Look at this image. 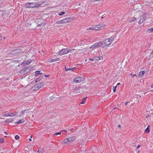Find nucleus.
Masks as SVG:
<instances>
[{"mask_svg":"<svg viewBox=\"0 0 153 153\" xmlns=\"http://www.w3.org/2000/svg\"><path fill=\"white\" fill-rule=\"evenodd\" d=\"M104 24H102V26L101 25L100 26V25H97L96 26H95L94 27V30H99L100 29V28H101V27H103L104 26Z\"/></svg>","mask_w":153,"mask_h":153,"instance_id":"nucleus-10","label":"nucleus"},{"mask_svg":"<svg viewBox=\"0 0 153 153\" xmlns=\"http://www.w3.org/2000/svg\"><path fill=\"white\" fill-rule=\"evenodd\" d=\"M87 97H85V98H83V100L82 101V102H81V103H80V104H84L85 102H86V99H87Z\"/></svg>","mask_w":153,"mask_h":153,"instance_id":"nucleus-24","label":"nucleus"},{"mask_svg":"<svg viewBox=\"0 0 153 153\" xmlns=\"http://www.w3.org/2000/svg\"><path fill=\"white\" fill-rule=\"evenodd\" d=\"M100 57H94V60H99L101 59Z\"/></svg>","mask_w":153,"mask_h":153,"instance_id":"nucleus-27","label":"nucleus"},{"mask_svg":"<svg viewBox=\"0 0 153 153\" xmlns=\"http://www.w3.org/2000/svg\"><path fill=\"white\" fill-rule=\"evenodd\" d=\"M66 20L67 21V22H69L72 21V19L71 17L70 18H65Z\"/></svg>","mask_w":153,"mask_h":153,"instance_id":"nucleus-22","label":"nucleus"},{"mask_svg":"<svg viewBox=\"0 0 153 153\" xmlns=\"http://www.w3.org/2000/svg\"><path fill=\"white\" fill-rule=\"evenodd\" d=\"M151 91H153V90H151Z\"/></svg>","mask_w":153,"mask_h":153,"instance_id":"nucleus-64","label":"nucleus"},{"mask_svg":"<svg viewBox=\"0 0 153 153\" xmlns=\"http://www.w3.org/2000/svg\"><path fill=\"white\" fill-rule=\"evenodd\" d=\"M3 38L5 39V38H6V37H3Z\"/></svg>","mask_w":153,"mask_h":153,"instance_id":"nucleus-63","label":"nucleus"},{"mask_svg":"<svg viewBox=\"0 0 153 153\" xmlns=\"http://www.w3.org/2000/svg\"><path fill=\"white\" fill-rule=\"evenodd\" d=\"M84 78L82 77H76L73 79V82L75 83H80L83 81Z\"/></svg>","mask_w":153,"mask_h":153,"instance_id":"nucleus-6","label":"nucleus"},{"mask_svg":"<svg viewBox=\"0 0 153 153\" xmlns=\"http://www.w3.org/2000/svg\"><path fill=\"white\" fill-rule=\"evenodd\" d=\"M105 14L104 15H103L102 16H102L101 17V18H102V19L103 18L105 17Z\"/></svg>","mask_w":153,"mask_h":153,"instance_id":"nucleus-52","label":"nucleus"},{"mask_svg":"<svg viewBox=\"0 0 153 153\" xmlns=\"http://www.w3.org/2000/svg\"><path fill=\"white\" fill-rule=\"evenodd\" d=\"M62 143L63 144H65L69 143V142H68V140L67 138L64 139L63 140H62Z\"/></svg>","mask_w":153,"mask_h":153,"instance_id":"nucleus-13","label":"nucleus"},{"mask_svg":"<svg viewBox=\"0 0 153 153\" xmlns=\"http://www.w3.org/2000/svg\"><path fill=\"white\" fill-rule=\"evenodd\" d=\"M89 60L91 61H93L94 60V59H90Z\"/></svg>","mask_w":153,"mask_h":153,"instance_id":"nucleus-45","label":"nucleus"},{"mask_svg":"<svg viewBox=\"0 0 153 153\" xmlns=\"http://www.w3.org/2000/svg\"><path fill=\"white\" fill-rule=\"evenodd\" d=\"M13 119L9 118L5 120V122L7 123H9L13 122Z\"/></svg>","mask_w":153,"mask_h":153,"instance_id":"nucleus-15","label":"nucleus"},{"mask_svg":"<svg viewBox=\"0 0 153 153\" xmlns=\"http://www.w3.org/2000/svg\"><path fill=\"white\" fill-rule=\"evenodd\" d=\"M9 114H4L3 116H4V117H8V116H9Z\"/></svg>","mask_w":153,"mask_h":153,"instance_id":"nucleus-39","label":"nucleus"},{"mask_svg":"<svg viewBox=\"0 0 153 153\" xmlns=\"http://www.w3.org/2000/svg\"><path fill=\"white\" fill-rule=\"evenodd\" d=\"M106 39L108 40H109L110 39H105V40L104 41L101 42H97V43L98 44V46H100V45L103 44L104 45V44H106Z\"/></svg>","mask_w":153,"mask_h":153,"instance_id":"nucleus-11","label":"nucleus"},{"mask_svg":"<svg viewBox=\"0 0 153 153\" xmlns=\"http://www.w3.org/2000/svg\"><path fill=\"white\" fill-rule=\"evenodd\" d=\"M40 71H36L35 72L36 74L35 76H37L40 74H42V73H40Z\"/></svg>","mask_w":153,"mask_h":153,"instance_id":"nucleus-17","label":"nucleus"},{"mask_svg":"<svg viewBox=\"0 0 153 153\" xmlns=\"http://www.w3.org/2000/svg\"><path fill=\"white\" fill-rule=\"evenodd\" d=\"M131 77H134V76H136V74H133V75H132V74H131Z\"/></svg>","mask_w":153,"mask_h":153,"instance_id":"nucleus-43","label":"nucleus"},{"mask_svg":"<svg viewBox=\"0 0 153 153\" xmlns=\"http://www.w3.org/2000/svg\"><path fill=\"white\" fill-rule=\"evenodd\" d=\"M136 18L134 17L131 19L130 21L129 22H131L134 21L136 20Z\"/></svg>","mask_w":153,"mask_h":153,"instance_id":"nucleus-28","label":"nucleus"},{"mask_svg":"<svg viewBox=\"0 0 153 153\" xmlns=\"http://www.w3.org/2000/svg\"><path fill=\"white\" fill-rule=\"evenodd\" d=\"M128 102H125V103H124V105H127V104H128Z\"/></svg>","mask_w":153,"mask_h":153,"instance_id":"nucleus-46","label":"nucleus"},{"mask_svg":"<svg viewBox=\"0 0 153 153\" xmlns=\"http://www.w3.org/2000/svg\"><path fill=\"white\" fill-rule=\"evenodd\" d=\"M15 139H16V140H18L19 138V135H16L15 136Z\"/></svg>","mask_w":153,"mask_h":153,"instance_id":"nucleus-33","label":"nucleus"},{"mask_svg":"<svg viewBox=\"0 0 153 153\" xmlns=\"http://www.w3.org/2000/svg\"><path fill=\"white\" fill-rule=\"evenodd\" d=\"M153 53V50L152 51V52L151 53Z\"/></svg>","mask_w":153,"mask_h":153,"instance_id":"nucleus-62","label":"nucleus"},{"mask_svg":"<svg viewBox=\"0 0 153 153\" xmlns=\"http://www.w3.org/2000/svg\"><path fill=\"white\" fill-rule=\"evenodd\" d=\"M37 152H38L39 153H41L42 152V151L41 150H39Z\"/></svg>","mask_w":153,"mask_h":153,"instance_id":"nucleus-44","label":"nucleus"},{"mask_svg":"<svg viewBox=\"0 0 153 153\" xmlns=\"http://www.w3.org/2000/svg\"><path fill=\"white\" fill-rule=\"evenodd\" d=\"M61 131L60 132H58V133H56L55 134H54V135H60L61 134Z\"/></svg>","mask_w":153,"mask_h":153,"instance_id":"nucleus-40","label":"nucleus"},{"mask_svg":"<svg viewBox=\"0 0 153 153\" xmlns=\"http://www.w3.org/2000/svg\"><path fill=\"white\" fill-rule=\"evenodd\" d=\"M60 60L59 58H56L55 59H52L51 61V62H54L56 61H59Z\"/></svg>","mask_w":153,"mask_h":153,"instance_id":"nucleus-21","label":"nucleus"},{"mask_svg":"<svg viewBox=\"0 0 153 153\" xmlns=\"http://www.w3.org/2000/svg\"><path fill=\"white\" fill-rule=\"evenodd\" d=\"M118 127H120V128H121V126L120 125H119L118 126Z\"/></svg>","mask_w":153,"mask_h":153,"instance_id":"nucleus-56","label":"nucleus"},{"mask_svg":"<svg viewBox=\"0 0 153 153\" xmlns=\"http://www.w3.org/2000/svg\"><path fill=\"white\" fill-rule=\"evenodd\" d=\"M151 87L152 88H153V84L151 86Z\"/></svg>","mask_w":153,"mask_h":153,"instance_id":"nucleus-61","label":"nucleus"},{"mask_svg":"<svg viewBox=\"0 0 153 153\" xmlns=\"http://www.w3.org/2000/svg\"><path fill=\"white\" fill-rule=\"evenodd\" d=\"M67 139L68 140V142H69V143H71V142L74 140L76 139V137H73L67 138Z\"/></svg>","mask_w":153,"mask_h":153,"instance_id":"nucleus-12","label":"nucleus"},{"mask_svg":"<svg viewBox=\"0 0 153 153\" xmlns=\"http://www.w3.org/2000/svg\"><path fill=\"white\" fill-rule=\"evenodd\" d=\"M56 23L57 24H63V19L58 21L56 22Z\"/></svg>","mask_w":153,"mask_h":153,"instance_id":"nucleus-23","label":"nucleus"},{"mask_svg":"<svg viewBox=\"0 0 153 153\" xmlns=\"http://www.w3.org/2000/svg\"><path fill=\"white\" fill-rule=\"evenodd\" d=\"M101 0H92V2H94L96 1H101Z\"/></svg>","mask_w":153,"mask_h":153,"instance_id":"nucleus-42","label":"nucleus"},{"mask_svg":"<svg viewBox=\"0 0 153 153\" xmlns=\"http://www.w3.org/2000/svg\"><path fill=\"white\" fill-rule=\"evenodd\" d=\"M65 131V132H67V131L66 130H62L61 131V132H62V131Z\"/></svg>","mask_w":153,"mask_h":153,"instance_id":"nucleus-50","label":"nucleus"},{"mask_svg":"<svg viewBox=\"0 0 153 153\" xmlns=\"http://www.w3.org/2000/svg\"><path fill=\"white\" fill-rule=\"evenodd\" d=\"M117 87V85H116V86H114L113 87V92H115L116 91V88Z\"/></svg>","mask_w":153,"mask_h":153,"instance_id":"nucleus-34","label":"nucleus"},{"mask_svg":"<svg viewBox=\"0 0 153 153\" xmlns=\"http://www.w3.org/2000/svg\"><path fill=\"white\" fill-rule=\"evenodd\" d=\"M115 37H116V36H115L114 37V36H112L111 37V38H113V39H114V38Z\"/></svg>","mask_w":153,"mask_h":153,"instance_id":"nucleus-53","label":"nucleus"},{"mask_svg":"<svg viewBox=\"0 0 153 153\" xmlns=\"http://www.w3.org/2000/svg\"><path fill=\"white\" fill-rule=\"evenodd\" d=\"M31 62L32 60L29 59L28 60L25 61L24 62L25 63H24V64H26L27 65H28L31 63Z\"/></svg>","mask_w":153,"mask_h":153,"instance_id":"nucleus-16","label":"nucleus"},{"mask_svg":"<svg viewBox=\"0 0 153 153\" xmlns=\"http://www.w3.org/2000/svg\"><path fill=\"white\" fill-rule=\"evenodd\" d=\"M29 140L30 141H32V140L31 139L29 138Z\"/></svg>","mask_w":153,"mask_h":153,"instance_id":"nucleus-58","label":"nucleus"},{"mask_svg":"<svg viewBox=\"0 0 153 153\" xmlns=\"http://www.w3.org/2000/svg\"><path fill=\"white\" fill-rule=\"evenodd\" d=\"M118 106L117 105H115V107L114 108H113L112 109L111 111H114V110H115V109L117 108L118 107Z\"/></svg>","mask_w":153,"mask_h":153,"instance_id":"nucleus-37","label":"nucleus"},{"mask_svg":"<svg viewBox=\"0 0 153 153\" xmlns=\"http://www.w3.org/2000/svg\"><path fill=\"white\" fill-rule=\"evenodd\" d=\"M45 76L46 77H48L49 76V75H45Z\"/></svg>","mask_w":153,"mask_h":153,"instance_id":"nucleus-47","label":"nucleus"},{"mask_svg":"<svg viewBox=\"0 0 153 153\" xmlns=\"http://www.w3.org/2000/svg\"><path fill=\"white\" fill-rule=\"evenodd\" d=\"M74 50H75V49H72V50L69 49V50H68V51H74Z\"/></svg>","mask_w":153,"mask_h":153,"instance_id":"nucleus-49","label":"nucleus"},{"mask_svg":"<svg viewBox=\"0 0 153 153\" xmlns=\"http://www.w3.org/2000/svg\"><path fill=\"white\" fill-rule=\"evenodd\" d=\"M147 31L148 33H150L153 32V27H151L148 29Z\"/></svg>","mask_w":153,"mask_h":153,"instance_id":"nucleus-18","label":"nucleus"},{"mask_svg":"<svg viewBox=\"0 0 153 153\" xmlns=\"http://www.w3.org/2000/svg\"><path fill=\"white\" fill-rule=\"evenodd\" d=\"M25 120L23 119H22L20 120H19L18 122H15L16 124H20L21 123H22L24 122Z\"/></svg>","mask_w":153,"mask_h":153,"instance_id":"nucleus-14","label":"nucleus"},{"mask_svg":"<svg viewBox=\"0 0 153 153\" xmlns=\"http://www.w3.org/2000/svg\"><path fill=\"white\" fill-rule=\"evenodd\" d=\"M98 44L97 43H95L93 45L92 47H93V48L96 47L97 46H99Z\"/></svg>","mask_w":153,"mask_h":153,"instance_id":"nucleus-29","label":"nucleus"},{"mask_svg":"<svg viewBox=\"0 0 153 153\" xmlns=\"http://www.w3.org/2000/svg\"><path fill=\"white\" fill-rule=\"evenodd\" d=\"M63 23H67V21L66 18L63 19Z\"/></svg>","mask_w":153,"mask_h":153,"instance_id":"nucleus-36","label":"nucleus"},{"mask_svg":"<svg viewBox=\"0 0 153 153\" xmlns=\"http://www.w3.org/2000/svg\"><path fill=\"white\" fill-rule=\"evenodd\" d=\"M150 131V130L149 128H147L145 130V132L146 133H149Z\"/></svg>","mask_w":153,"mask_h":153,"instance_id":"nucleus-31","label":"nucleus"},{"mask_svg":"<svg viewBox=\"0 0 153 153\" xmlns=\"http://www.w3.org/2000/svg\"><path fill=\"white\" fill-rule=\"evenodd\" d=\"M80 88L79 87H76L73 90V92L78 93H80V92H79Z\"/></svg>","mask_w":153,"mask_h":153,"instance_id":"nucleus-9","label":"nucleus"},{"mask_svg":"<svg viewBox=\"0 0 153 153\" xmlns=\"http://www.w3.org/2000/svg\"><path fill=\"white\" fill-rule=\"evenodd\" d=\"M120 84V83H118L117 84V85H119Z\"/></svg>","mask_w":153,"mask_h":153,"instance_id":"nucleus-60","label":"nucleus"},{"mask_svg":"<svg viewBox=\"0 0 153 153\" xmlns=\"http://www.w3.org/2000/svg\"><path fill=\"white\" fill-rule=\"evenodd\" d=\"M25 113L24 110H22L21 111V113H20V114L19 115L20 117H22L24 114Z\"/></svg>","mask_w":153,"mask_h":153,"instance_id":"nucleus-26","label":"nucleus"},{"mask_svg":"<svg viewBox=\"0 0 153 153\" xmlns=\"http://www.w3.org/2000/svg\"><path fill=\"white\" fill-rule=\"evenodd\" d=\"M69 52V51H68V50L67 49H63L60 51L59 52V53L60 55H62L63 54H66L68 53Z\"/></svg>","mask_w":153,"mask_h":153,"instance_id":"nucleus-7","label":"nucleus"},{"mask_svg":"<svg viewBox=\"0 0 153 153\" xmlns=\"http://www.w3.org/2000/svg\"><path fill=\"white\" fill-rule=\"evenodd\" d=\"M147 13L144 14L143 15L141 16L140 19L138 22V23L141 24L143 23L147 18V16H146Z\"/></svg>","mask_w":153,"mask_h":153,"instance_id":"nucleus-5","label":"nucleus"},{"mask_svg":"<svg viewBox=\"0 0 153 153\" xmlns=\"http://www.w3.org/2000/svg\"><path fill=\"white\" fill-rule=\"evenodd\" d=\"M145 73V71H140L139 73V75L141 76H142Z\"/></svg>","mask_w":153,"mask_h":153,"instance_id":"nucleus-25","label":"nucleus"},{"mask_svg":"<svg viewBox=\"0 0 153 153\" xmlns=\"http://www.w3.org/2000/svg\"><path fill=\"white\" fill-rule=\"evenodd\" d=\"M150 127V126L149 125L148 126V127H147V128H149V127Z\"/></svg>","mask_w":153,"mask_h":153,"instance_id":"nucleus-59","label":"nucleus"},{"mask_svg":"<svg viewBox=\"0 0 153 153\" xmlns=\"http://www.w3.org/2000/svg\"><path fill=\"white\" fill-rule=\"evenodd\" d=\"M82 145H84V144H83V142H82L80 143V145H79V147H82Z\"/></svg>","mask_w":153,"mask_h":153,"instance_id":"nucleus-41","label":"nucleus"},{"mask_svg":"<svg viewBox=\"0 0 153 153\" xmlns=\"http://www.w3.org/2000/svg\"><path fill=\"white\" fill-rule=\"evenodd\" d=\"M66 68V66H65V71H73V70L74 69V68Z\"/></svg>","mask_w":153,"mask_h":153,"instance_id":"nucleus-20","label":"nucleus"},{"mask_svg":"<svg viewBox=\"0 0 153 153\" xmlns=\"http://www.w3.org/2000/svg\"><path fill=\"white\" fill-rule=\"evenodd\" d=\"M4 142V140L3 138H1L0 139V143H3Z\"/></svg>","mask_w":153,"mask_h":153,"instance_id":"nucleus-30","label":"nucleus"},{"mask_svg":"<svg viewBox=\"0 0 153 153\" xmlns=\"http://www.w3.org/2000/svg\"><path fill=\"white\" fill-rule=\"evenodd\" d=\"M73 129L72 128L70 129V130L72 132L73 130Z\"/></svg>","mask_w":153,"mask_h":153,"instance_id":"nucleus-57","label":"nucleus"},{"mask_svg":"<svg viewBox=\"0 0 153 153\" xmlns=\"http://www.w3.org/2000/svg\"><path fill=\"white\" fill-rule=\"evenodd\" d=\"M149 116H150V117L153 116V113H152L151 114H150Z\"/></svg>","mask_w":153,"mask_h":153,"instance_id":"nucleus-48","label":"nucleus"},{"mask_svg":"<svg viewBox=\"0 0 153 153\" xmlns=\"http://www.w3.org/2000/svg\"><path fill=\"white\" fill-rule=\"evenodd\" d=\"M29 110V109H26V110H25L24 111H25V114L29 113V112H28Z\"/></svg>","mask_w":153,"mask_h":153,"instance_id":"nucleus-38","label":"nucleus"},{"mask_svg":"<svg viewBox=\"0 0 153 153\" xmlns=\"http://www.w3.org/2000/svg\"><path fill=\"white\" fill-rule=\"evenodd\" d=\"M110 39H110L109 40H108L106 39V44H104L103 46V47L105 48L109 46L111 43V41Z\"/></svg>","mask_w":153,"mask_h":153,"instance_id":"nucleus-8","label":"nucleus"},{"mask_svg":"<svg viewBox=\"0 0 153 153\" xmlns=\"http://www.w3.org/2000/svg\"><path fill=\"white\" fill-rule=\"evenodd\" d=\"M44 83L43 82H42L41 83H38L35 85L33 87L34 88V91L37 90L39 89L41 87L43 86L44 85Z\"/></svg>","mask_w":153,"mask_h":153,"instance_id":"nucleus-4","label":"nucleus"},{"mask_svg":"<svg viewBox=\"0 0 153 153\" xmlns=\"http://www.w3.org/2000/svg\"><path fill=\"white\" fill-rule=\"evenodd\" d=\"M94 27H89V28H88L87 29V30H94Z\"/></svg>","mask_w":153,"mask_h":153,"instance_id":"nucleus-35","label":"nucleus"},{"mask_svg":"<svg viewBox=\"0 0 153 153\" xmlns=\"http://www.w3.org/2000/svg\"><path fill=\"white\" fill-rule=\"evenodd\" d=\"M4 133L6 134H7V133L6 132H5V131L4 132Z\"/></svg>","mask_w":153,"mask_h":153,"instance_id":"nucleus-55","label":"nucleus"},{"mask_svg":"<svg viewBox=\"0 0 153 153\" xmlns=\"http://www.w3.org/2000/svg\"><path fill=\"white\" fill-rule=\"evenodd\" d=\"M65 14V13L64 12L62 11L60 13H59V16H62L63 15H64Z\"/></svg>","mask_w":153,"mask_h":153,"instance_id":"nucleus-32","label":"nucleus"},{"mask_svg":"<svg viewBox=\"0 0 153 153\" xmlns=\"http://www.w3.org/2000/svg\"><path fill=\"white\" fill-rule=\"evenodd\" d=\"M31 69V68L30 67L28 66V67H27L22 69L20 70V73L21 74H25L30 71Z\"/></svg>","mask_w":153,"mask_h":153,"instance_id":"nucleus-3","label":"nucleus"},{"mask_svg":"<svg viewBox=\"0 0 153 153\" xmlns=\"http://www.w3.org/2000/svg\"><path fill=\"white\" fill-rule=\"evenodd\" d=\"M21 51V49H16L10 52H8L7 54L8 55H10V56H13L20 53Z\"/></svg>","mask_w":153,"mask_h":153,"instance_id":"nucleus-2","label":"nucleus"},{"mask_svg":"<svg viewBox=\"0 0 153 153\" xmlns=\"http://www.w3.org/2000/svg\"><path fill=\"white\" fill-rule=\"evenodd\" d=\"M42 23H41V24H39L38 25V27H39L41 25H42Z\"/></svg>","mask_w":153,"mask_h":153,"instance_id":"nucleus-54","label":"nucleus"},{"mask_svg":"<svg viewBox=\"0 0 153 153\" xmlns=\"http://www.w3.org/2000/svg\"><path fill=\"white\" fill-rule=\"evenodd\" d=\"M41 4H38L37 2H27L25 4V7L27 8H38L39 7Z\"/></svg>","mask_w":153,"mask_h":153,"instance_id":"nucleus-1","label":"nucleus"},{"mask_svg":"<svg viewBox=\"0 0 153 153\" xmlns=\"http://www.w3.org/2000/svg\"><path fill=\"white\" fill-rule=\"evenodd\" d=\"M18 113V111H17V112H16V111L15 112V114H9V116H10V117H12L13 116H17V115H18V114H17V113Z\"/></svg>","mask_w":153,"mask_h":153,"instance_id":"nucleus-19","label":"nucleus"},{"mask_svg":"<svg viewBox=\"0 0 153 153\" xmlns=\"http://www.w3.org/2000/svg\"><path fill=\"white\" fill-rule=\"evenodd\" d=\"M140 146L139 145L137 147V149H138L140 147Z\"/></svg>","mask_w":153,"mask_h":153,"instance_id":"nucleus-51","label":"nucleus"}]
</instances>
